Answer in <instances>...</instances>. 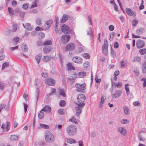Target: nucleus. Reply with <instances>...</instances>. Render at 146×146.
<instances>
[{"instance_id": "47", "label": "nucleus", "mask_w": 146, "mask_h": 146, "mask_svg": "<svg viewBox=\"0 0 146 146\" xmlns=\"http://www.w3.org/2000/svg\"><path fill=\"white\" fill-rule=\"evenodd\" d=\"M111 54L113 58H114L116 56L115 53L113 49L111 46Z\"/></svg>"}, {"instance_id": "10", "label": "nucleus", "mask_w": 146, "mask_h": 146, "mask_svg": "<svg viewBox=\"0 0 146 146\" xmlns=\"http://www.w3.org/2000/svg\"><path fill=\"white\" fill-rule=\"evenodd\" d=\"M72 60L74 62L79 64H81L82 62V59L80 57L77 56L73 57Z\"/></svg>"}, {"instance_id": "16", "label": "nucleus", "mask_w": 146, "mask_h": 146, "mask_svg": "<svg viewBox=\"0 0 146 146\" xmlns=\"http://www.w3.org/2000/svg\"><path fill=\"white\" fill-rule=\"evenodd\" d=\"M4 34L5 35L8 36H11L13 34V33L12 31L11 30L8 29L6 30Z\"/></svg>"}, {"instance_id": "56", "label": "nucleus", "mask_w": 146, "mask_h": 146, "mask_svg": "<svg viewBox=\"0 0 146 146\" xmlns=\"http://www.w3.org/2000/svg\"><path fill=\"white\" fill-rule=\"evenodd\" d=\"M4 87L5 85L4 83L2 82H0V89L1 90H3Z\"/></svg>"}, {"instance_id": "62", "label": "nucleus", "mask_w": 146, "mask_h": 146, "mask_svg": "<svg viewBox=\"0 0 146 146\" xmlns=\"http://www.w3.org/2000/svg\"><path fill=\"white\" fill-rule=\"evenodd\" d=\"M35 30L37 31H41L43 30V29L41 27L38 26L36 28Z\"/></svg>"}, {"instance_id": "19", "label": "nucleus", "mask_w": 146, "mask_h": 146, "mask_svg": "<svg viewBox=\"0 0 146 146\" xmlns=\"http://www.w3.org/2000/svg\"><path fill=\"white\" fill-rule=\"evenodd\" d=\"M52 48L50 46H47L43 48V50L44 53H48L50 51Z\"/></svg>"}, {"instance_id": "11", "label": "nucleus", "mask_w": 146, "mask_h": 146, "mask_svg": "<svg viewBox=\"0 0 146 146\" xmlns=\"http://www.w3.org/2000/svg\"><path fill=\"white\" fill-rule=\"evenodd\" d=\"M55 80L51 78H47L46 81V84L50 86H54L55 84Z\"/></svg>"}, {"instance_id": "29", "label": "nucleus", "mask_w": 146, "mask_h": 146, "mask_svg": "<svg viewBox=\"0 0 146 146\" xmlns=\"http://www.w3.org/2000/svg\"><path fill=\"white\" fill-rule=\"evenodd\" d=\"M129 84L128 83H127L125 84V88L126 91V94L127 95H128L129 93L130 92L129 90V89L128 87V86Z\"/></svg>"}, {"instance_id": "58", "label": "nucleus", "mask_w": 146, "mask_h": 146, "mask_svg": "<svg viewBox=\"0 0 146 146\" xmlns=\"http://www.w3.org/2000/svg\"><path fill=\"white\" fill-rule=\"evenodd\" d=\"M108 29L110 31H112L114 30V27L113 25H111L109 26Z\"/></svg>"}, {"instance_id": "44", "label": "nucleus", "mask_w": 146, "mask_h": 146, "mask_svg": "<svg viewBox=\"0 0 146 146\" xmlns=\"http://www.w3.org/2000/svg\"><path fill=\"white\" fill-rule=\"evenodd\" d=\"M82 56L84 58L86 59H89L90 58V54L87 53L83 54L82 55Z\"/></svg>"}, {"instance_id": "50", "label": "nucleus", "mask_w": 146, "mask_h": 146, "mask_svg": "<svg viewBox=\"0 0 146 146\" xmlns=\"http://www.w3.org/2000/svg\"><path fill=\"white\" fill-rule=\"evenodd\" d=\"M122 86V83L121 82H118L117 83H115V87L117 88H119L121 87Z\"/></svg>"}, {"instance_id": "8", "label": "nucleus", "mask_w": 146, "mask_h": 146, "mask_svg": "<svg viewBox=\"0 0 146 146\" xmlns=\"http://www.w3.org/2000/svg\"><path fill=\"white\" fill-rule=\"evenodd\" d=\"M136 45L137 48L140 49L145 46V43L143 40L138 39L137 41Z\"/></svg>"}, {"instance_id": "1", "label": "nucleus", "mask_w": 146, "mask_h": 146, "mask_svg": "<svg viewBox=\"0 0 146 146\" xmlns=\"http://www.w3.org/2000/svg\"><path fill=\"white\" fill-rule=\"evenodd\" d=\"M86 98L85 96L82 94H79L77 97V100L78 103L76 104V106L75 107V109L76 111V116L78 117L79 115L82 112V110L83 107L85 105V104L84 102Z\"/></svg>"}, {"instance_id": "26", "label": "nucleus", "mask_w": 146, "mask_h": 146, "mask_svg": "<svg viewBox=\"0 0 146 146\" xmlns=\"http://www.w3.org/2000/svg\"><path fill=\"white\" fill-rule=\"evenodd\" d=\"M8 12L10 14V15H14L15 14L14 11L13 9L10 7H8Z\"/></svg>"}, {"instance_id": "5", "label": "nucleus", "mask_w": 146, "mask_h": 146, "mask_svg": "<svg viewBox=\"0 0 146 146\" xmlns=\"http://www.w3.org/2000/svg\"><path fill=\"white\" fill-rule=\"evenodd\" d=\"M108 42L106 39H104V43L102 46V50L103 53L106 55L108 53Z\"/></svg>"}, {"instance_id": "52", "label": "nucleus", "mask_w": 146, "mask_h": 146, "mask_svg": "<svg viewBox=\"0 0 146 146\" xmlns=\"http://www.w3.org/2000/svg\"><path fill=\"white\" fill-rule=\"evenodd\" d=\"M19 16L21 18L23 19L24 17L25 14V12L24 11H20L19 13Z\"/></svg>"}, {"instance_id": "7", "label": "nucleus", "mask_w": 146, "mask_h": 146, "mask_svg": "<svg viewBox=\"0 0 146 146\" xmlns=\"http://www.w3.org/2000/svg\"><path fill=\"white\" fill-rule=\"evenodd\" d=\"M75 46L74 44L72 42L69 43L65 47L66 51H71L73 50Z\"/></svg>"}, {"instance_id": "27", "label": "nucleus", "mask_w": 146, "mask_h": 146, "mask_svg": "<svg viewBox=\"0 0 146 146\" xmlns=\"http://www.w3.org/2000/svg\"><path fill=\"white\" fill-rule=\"evenodd\" d=\"M26 28L28 31H31L32 30V27L30 24L26 23L25 24Z\"/></svg>"}, {"instance_id": "14", "label": "nucleus", "mask_w": 146, "mask_h": 146, "mask_svg": "<svg viewBox=\"0 0 146 146\" xmlns=\"http://www.w3.org/2000/svg\"><path fill=\"white\" fill-rule=\"evenodd\" d=\"M126 13L130 16L134 15L136 16V14L134 13L133 11L130 9L129 8H126L125 9Z\"/></svg>"}, {"instance_id": "48", "label": "nucleus", "mask_w": 146, "mask_h": 146, "mask_svg": "<svg viewBox=\"0 0 146 146\" xmlns=\"http://www.w3.org/2000/svg\"><path fill=\"white\" fill-rule=\"evenodd\" d=\"M50 58L48 56H44L42 58V60L44 61L47 62L49 61L50 60Z\"/></svg>"}, {"instance_id": "38", "label": "nucleus", "mask_w": 146, "mask_h": 146, "mask_svg": "<svg viewBox=\"0 0 146 146\" xmlns=\"http://www.w3.org/2000/svg\"><path fill=\"white\" fill-rule=\"evenodd\" d=\"M18 136L14 135H11L10 138V139L12 141H15L18 139Z\"/></svg>"}, {"instance_id": "23", "label": "nucleus", "mask_w": 146, "mask_h": 146, "mask_svg": "<svg viewBox=\"0 0 146 146\" xmlns=\"http://www.w3.org/2000/svg\"><path fill=\"white\" fill-rule=\"evenodd\" d=\"M78 76L81 78H82L85 76L86 75V73L85 72H79L78 73Z\"/></svg>"}, {"instance_id": "61", "label": "nucleus", "mask_w": 146, "mask_h": 146, "mask_svg": "<svg viewBox=\"0 0 146 146\" xmlns=\"http://www.w3.org/2000/svg\"><path fill=\"white\" fill-rule=\"evenodd\" d=\"M88 21L90 23V25H92V19L90 15L88 16Z\"/></svg>"}, {"instance_id": "24", "label": "nucleus", "mask_w": 146, "mask_h": 146, "mask_svg": "<svg viewBox=\"0 0 146 146\" xmlns=\"http://www.w3.org/2000/svg\"><path fill=\"white\" fill-rule=\"evenodd\" d=\"M36 103H37L39 97V94H40V90L38 88H37L36 89Z\"/></svg>"}, {"instance_id": "39", "label": "nucleus", "mask_w": 146, "mask_h": 146, "mask_svg": "<svg viewBox=\"0 0 146 146\" xmlns=\"http://www.w3.org/2000/svg\"><path fill=\"white\" fill-rule=\"evenodd\" d=\"M142 68L143 72V73H146V62L143 64Z\"/></svg>"}, {"instance_id": "31", "label": "nucleus", "mask_w": 146, "mask_h": 146, "mask_svg": "<svg viewBox=\"0 0 146 146\" xmlns=\"http://www.w3.org/2000/svg\"><path fill=\"white\" fill-rule=\"evenodd\" d=\"M38 36L39 38L42 39L44 37L45 34L42 32H40L38 33Z\"/></svg>"}, {"instance_id": "34", "label": "nucleus", "mask_w": 146, "mask_h": 146, "mask_svg": "<svg viewBox=\"0 0 146 146\" xmlns=\"http://www.w3.org/2000/svg\"><path fill=\"white\" fill-rule=\"evenodd\" d=\"M67 142L68 143H70V144L76 143V141L74 139L72 138L67 139Z\"/></svg>"}, {"instance_id": "64", "label": "nucleus", "mask_w": 146, "mask_h": 146, "mask_svg": "<svg viewBox=\"0 0 146 146\" xmlns=\"http://www.w3.org/2000/svg\"><path fill=\"white\" fill-rule=\"evenodd\" d=\"M37 45L38 46H41L43 45V44L41 41H38L37 42Z\"/></svg>"}, {"instance_id": "15", "label": "nucleus", "mask_w": 146, "mask_h": 146, "mask_svg": "<svg viewBox=\"0 0 146 146\" xmlns=\"http://www.w3.org/2000/svg\"><path fill=\"white\" fill-rule=\"evenodd\" d=\"M145 29L143 28L140 27L138 28L136 30V33L137 34L141 35L145 32Z\"/></svg>"}, {"instance_id": "59", "label": "nucleus", "mask_w": 146, "mask_h": 146, "mask_svg": "<svg viewBox=\"0 0 146 146\" xmlns=\"http://www.w3.org/2000/svg\"><path fill=\"white\" fill-rule=\"evenodd\" d=\"M129 122V121L125 119H123L121 121V123L122 124H127Z\"/></svg>"}, {"instance_id": "12", "label": "nucleus", "mask_w": 146, "mask_h": 146, "mask_svg": "<svg viewBox=\"0 0 146 146\" xmlns=\"http://www.w3.org/2000/svg\"><path fill=\"white\" fill-rule=\"evenodd\" d=\"M117 130L123 136H125L126 134L127 130L123 127H119L117 128Z\"/></svg>"}, {"instance_id": "43", "label": "nucleus", "mask_w": 146, "mask_h": 146, "mask_svg": "<svg viewBox=\"0 0 146 146\" xmlns=\"http://www.w3.org/2000/svg\"><path fill=\"white\" fill-rule=\"evenodd\" d=\"M29 5V4L28 3L24 4L23 5V8L24 10H27L28 8Z\"/></svg>"}, {"instance_id": "49", "label": "nucleus", "mask_w": 146, "mask_h": 146, "mask_svg": "<svg viewBox=\"0 0 146 146\" xmlns=\"http://www.w3.org/2000/svg\"><path fill=\"white\" fill-rule=\"evenodd\" d=\"M138 22L137 20L134 19L132 21V25L134 27H135L138 23Z\"/></svg>"}, {"instance_id": "9", "label": "nucleus", "mask_w": 146, "mask_h": 146, "mask_svg": "<svg viewBox=\"0 0 146 146\" xmlns=\"http://www.w3.org/2000/svg\"><path fill=\"white\" fill-rule=\"evenodd\" d=\"M70 38L69 35L65 34L63 35L62 37V43L64 44L67 43L69 41Z\"/></svg>"}, {"instance_id": "6", "label": "nucleus", "mask_w": 146, "mask_h": 146, "mask_svg": "<svg viewBox=\"0 0 146 146\" xmlns=\"http://www.w3.org/2000/svg\"><path fill=\"white\" fill-rule=\"evenodd\" d=\"M61 29L62 32L65 34H70L71 30L70 28L67 25L64 24L61 27Z\"/></svg>"}, {"instance_id": "51", "label": "nucleus", "mask_w": 146, "mask_h": 146, "mask_svg": "<svg viewBox=\"0 0 146 146\" xmlns=\"http://www.w3.org/2000/svg\"><path fill=\"white\" fill-rule=\"evenodd\" d=\"M9 65V63H7L6 62H5L3 63L2 66V70L4 69L5 68L8 66Z\"/></svg>"}, {"instance_id": "40", "label": "nucleus", "mask_w": 146, "mask_h": 146, "mask_svg": "<svg viewBox=\"0 0 146 146\" xmlns=\"http://www.w3.org/2000/svg\"><path fill=\"white\" fill-rule=\"evenodd\" d=\"M139 52L141 55H144L146 53V48H143L140 49Z\"/></svg>"}, {"instance_id": "55", "label": "nucleus", "mask_w": 146, "mask_h": 146, "mask_svg": "<svg viewBox=\"0 0 146 146\" xmlns=\"http://www.w3.org/2000/svg\"><path fill=\"white\" fill-rule=\"evenodd\" d=\"M121 67L125 68L126 65L123 61H122L121 62Z\"/></svg>"}, {"instance_id": "22", "label": "nucleus", "mask_w": 146, "mask_h": 146, "mask_svg": "<svg viewBox=\"0 0 146 146\" xmlns=\"http://www.w3.org/2000/svg\"><path fill=\"white\" fill-rule=\"evenodd\" d=\"M123 110L125 115H128L130 113L129 109L126 106H125L123 107Z\"/></svg>"}, {"instance_id": "3", "label": "nucleus", "mask_w": 146, "mask_h": 146, "mask_svg": "<svg viewBox=\"0 0 146 146\" xmlns=\"http://www.w3.org/2000/svg\"><path fill=\"white\" fill-rule=\"evenodd\" d=\"M45 138L46 141L48 143H53L54 141L53 135L49 131L47 130L45 132Z\"/></svg>"}, {"instance_id": "2", "label": "nucleus", "mask_w": 146, "mask_h": 146, "mask_svg": "<svg viewBox=\"0 0 146 146\" xmlns=\"http://www.w3.org/2000/svg\"><path fill=\"white\" fill-rule=\"evenodd\" d=\"M66 132L69 136H74L76 134L77 127L74 125H70L66 128Z\"/></svg>"}, {"instance_id": "41", "label": "nucleus", "mask_w": 146, "mask_h": 146, "mask_svg": "<svg viewBox=\"0 0 146 146\" xmlns=\"http://www.w3.org/2000/svg\"><path fill=\"white\" fill-rule=\"evenodd\" d=\"M40 113L38 114V117L39 119H42L44 115V113L42 111H40Z\"/></svg>"}, {"instance_id": "21", "label": "nucleus", "mask_w": 146, "mask_h": 146, "mask_svg": "<svg viewBox=\"0 0 146 146\" xmlns=\"http://www.w3.org/2000/svg\"><path fill=\"white\" fill-rule=\"evenodd\" d=\"M53 21L52 19H49L47 20L45 23V24L47 25L48 28V29L50 27Z\"/></svg>"}, {"instance_id": "57", "label": "nucleus", "mask_w": 146, "mask_h": 146, "mask_svg": "<svg viewBox=\"0 0 146 146\" xmlns=\"http://www.w3.org/2000/svg\"><path fill=\"white\" fill-rule=\"evenodd\" d=\"M113 47L115 48H117L119 47V44L117 42H114L113 44Z\"/></svg>"}, {"instance_id": "45", "label": "nucleus", "mask_w": 146, "mask_h": 146, "mask_svg": "<svg viewBox=\"0 0 146 146\" xmlns=\"http://www.w3.org/2000/svg\"><path fill=\"white\" fill-rule=\"evenodd\" d=\"M141 60V58L140 57L138 56H137L135 57L134 58V59L133 60V62L135 61H138L140 62Z\"/></svg>"}, {"instance_id": "60", "label": "nucleus", "mask_w": 146, "mask_h": 146, "mask_svg": "<svg viewBox=\"0 0 146 146\" xmlns=\"http://www.w3.org/2000/svg\"><path fill=\"white\" fill-rule=\"evenodd\" d=\"M54 30L56 33H57L59 32V31L58 28V25H54Z\"/></svg>"}, {"instance_id": "25", "label": "nucleus", "mask_w": 146, "mask_h": 146, "mask_svg": "<svg viewBox=\"0 0 146 146\" xmlns=\"http://www.w3.org/2000/svg\"><path fill=\"white\" fill-rule=\"evenodd\" d=\"M20 40L18 36H16L14 37L12 39V42L15 43L16 45H17Z\"/></svg>"}, {"instance_id": "42", "label": "nucleus", "mask_w": 146, "mask_h": 146, "mask_svg": "<svg viewBox=\"0 0 146 146\" xmlns=\"http://www.w3.org/2000/svg\"><path fill=\"white\" fill-rule=\"evenodd\" d=\"M58 113L59 114L63 115L64 114V110L63 109H60L58 110Z\"/></svg>"}, {"instance_id": "33", "label": "nucleus", "mask_w": 146, "mask_h": 146, "mask_svg": "<svg viewBox=\"0 0 146 146\" xmlns=\"http://www.w3.org/2000/svg\"><path fill=\"white\" fill-rule=\"evenodd\" d=\"M45 112H47L48 113H50L51 111V107L48 106H45Z\"/></svg>"}, {"instance_id": "37", "label": "nucleus", "mask_w": 146, "mask_h": 146, "mask_svg": "<svg viewBox=\"0 0 146 146\" xmlns=\"http://www.w3.org/2000/svg\"><path fill=\"white\" fill-rule=\"evenodd\" d=\"M52 44V42L51 40H47L45 41L43 43V45H50Z\"/></svg>"}, {"instance_id": "36", "label": "nucleus", "mask_w": 146, "mask_h": 146, "mask_svg": "<svg viewBox=\"0 0 146 146\" xmlns=\"http://www.w3.org/2000/svg\"><path fill=\"white\" fill-rule=\"evenodd\" d=\"M66 102L63 100H61L59 102V105L61 107H64L66 105Z\"/></svg>"}, {"instance_id": "18", "label": "nucleus", "mask_w": 146, "mask_h": 146, "mask_svg": "<svg viewBox=\"0 0 146 146\" xmlns=\"http://www.w3.org/2000/svg\"><path fill=\"white\" fill-rule=\"evenodd\" d=\"M22 50L25 52H27L28 51V48L27 45L23 44L21 46Z\"/></svg>"}, {"instance_id": "4", "label": "nucleus", "mask_w": 146, "mask_h": 146, "mask_svg": "<svg viewBox=\"0 0 146 146\" xmlns=\"http://www.w3.org/2000/svg\"><path fill=\"white\" fill-rule=\"evenodd\" d=\"M75 86L77 88L76 91L77 92H83L86 88V85L85 83L82 84L76 83L75 85Z\"/></svg>"}, {"instance_id": "63", "label": "nucleus", "mask_w": 146, "mask_h": 146, "mask_svg": "<svg viewBox=\"0 0 146 146\" xmlns=\"http://www.w3.org/2000/svg\"><path fill=\"white\" fill-rule=\"evenodd\" d=\"M24 106L25 112L26 113L27 110L28 105L27 104L24 103Z\"/></svg>"}, {"instance_id": "54", "label": "nucleus", "mask_w": 146, "mask_h": 146, "mask_svg": "<svg viewBox=\"0 0 146 146\" xmlns=\"http://www.w3.org/2000/svg\"><path fill=\"white\" fill-rule=\"evenodd\" d=\"M56 93V90L55 88H53L51 92L49 94V96H51L55 94Z\"/></svg>"}, {"instance_id": "28", "label": "nucleus", "mask_w": 146, "mask_h": 146, "mask_svg": "<svg viewBox=\"0 0 146 146\" xmlns=\"http://www.w3.org/2000/svg\"><path fill=\"white\" fill-rule=\"evenodd\" d=\"M59 94L60 95L64 97L66 96V94L64 89H59Z\"/></svg>"}, {"instance_id": "32", "label": "nucleus", "mask_w": 146, "mask_h": 146, "mask_svg": "<svg viewBox=\"0 0 146 146\" xmlns=\"http://www.w3.org/2000/svg\"><path fill=\"white\" fill-rule=\"evenodd\" d=\"M36 23L37 25L41 26L42 23H41V19L40 18H37L36 20Z\"/></svg>"}, {"instance_id": "30", "label": "nucleus", "mask_w": 146, "mask_h": 146, "mask_svg": "<svg viewBox=\"0 0 146 146\" xmlns=\"http://www.w3.org/2000/svg\"><path fill=\"white\" fill-rule=\"evenodd\" d=\"M41 57V55L40 54H38L35 57L36 60V61L37 63L38 64H39Z\"/></svg>"}, {"instance_id": "17", "label": "nucleus", "mask_w": 146, "mask_h": 146, "mask_svg": "<svg viewBox=\"0 0 146 146\" xmlns=\"http://www.w3.org/2000/svg\"><path fill=\"white\" fill-rule=\"evenodd\" d=\"M67 69L68 70H75V68L72 65L71 63L68 62L67 64Z\"/></svg>"}, {"instance_id": "13", "label": "nucleus", "mask_w": 146, "mask_h": 146, "mask_svg": "<svg viewBox=\"0 0 146 146\" xmlns=\"http://www.w3.org/2000/svg\"><path fill=\"white\" fill-rule=\"evenodd\" d=\"M122 91L120 90L116 91L115 93L111 95L112 97L113 98H118L122 94Z\"/></svg>"}, {"instance_id": "46", "label": "nucleus", "mask_w": 146, "mask_h": 146, "mask_svg": "<svg viewBox=\"0 0 146 146\" xmlns=\"http://www.w3.org/2000/svg\"><path fill=\"white\" fill-rule=\"evenodd\" d=\"M12 29L11 30L13 32H16L17 29V24H14L12 25Z\"/></svg>"}, {"instance_id": "35", "label": "nucleus", "mask_w": 146, "mask_h": 146, "mask_svg": "<svg viewBox=\"0 0 146 146\" xmlns=\"http://www.w3.org/2000/svg\"><path fill=\"white\" fill-rule=\"evenodd\" d=\"M40 127L42 128L45 129H48L49 128V127L48 125L45 124H40Z\"/></svg>"}, {"instance_id": "53", "label": "nucleus", "mask_w": 146, "mask_h": 146, "mask_svg": "<svg viewBox=\"0 0 146 146\" xmlns=\"http://www.w3.org/2000/svg\"><path fill=\"white\" fill-rule=\"evenodd\" d=\"M90 63L89 62L86 61L83 64L84 68H87L88 67V66H89Z\"/></svg>"}, {"instance_id": "20", "label": "nucleus", "mask_w": 146, "mask_h": 146, "mask_svg": "<svg viewBox=\"0 0 146 146\" xmlns=\"http://www.w3.org/2000/svg\"><path fill=\"white\" fill-rule=\"evenodd\" d=\"M68 20V15L66 14H64L60 22L62 23H64Z\"/></svg>"}]
</instances>
